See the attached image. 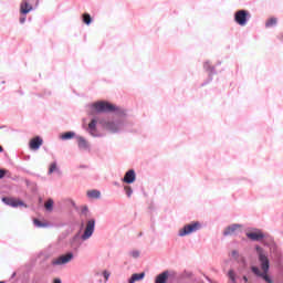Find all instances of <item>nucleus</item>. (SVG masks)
Segmentation results:
<instances>
[{
    "mask_svg": "<svg viewBox=\"0 0 283 283\" xmlns=\"http://www.w3.org/2000/svg\"><path fill=\"white\" fill-rule=\"evenodd\" d=\"M44 209L52 213L54 211V200L53 199H48L44 203Z\"/></svg>",
    "mask_w": 283,
    "mask_h": 283,
    "instance_id": "obj_18",
    "label": "nucleus"
},
{
    "mask_svg": "<svg viewBox=\"0 0 283 283\" xmlns=\"http://www.w3.org/2000/svg\"><path fill=\"white\" fill-rule=\"evenodd\" d=\"M2 202H4V205H8L9 207H23L24 206L23 201L17 200L14 198H8V197H3Z\"/></svg>",
    "mask_w": 283,
    "mask_h": 283,
    "instance_id": "obj_10",
    "label": "nucleus"
},
{
    "mask_svg": "<svg viewBox=\"0 0 283 283\" xmlns=\"http://www.w3.org/2000/svg\"><path fill=\"white\" fill-rule=\"evenodd\" d=\"M229 255L232 260H238L240 258V252H238V250H232Z\"/></svg>",
    "mask_w": 283,
    "mask_h": 283,
    "instance_id": "obj_24",
    "label": "nucleus"
},
{
    "mask_svg": "<svg viewBox=\"0 0 283 283\" xmlns=\"http://www.w3.org/2000/svg\"><path fill=\"white\" fill-rule=\"evenodd\" d=\"M124 191H126V196H127L128 198H132V195L134 193V190L132 189V187L125 186V187H124Z\"/></svg>",
    "mask_w": 283,
    "mask_h": 283,
    "instance_id": "obj_27",
    "label": "nucleus"
},
{
    "mask_svg": "<svg viewBox=\"0 0 283 283\" xmlns=\"http://www.w3.org/2000/svg\"><path fill=\"white\" fill-rule=\"evenodd\" d=\"M95 275H101V272H96V274Z\"/></svg>",
    "mask_w": 283,
    "mask_h": 283,
    "instance_id": "obj_35",
    "label": "nucleus"
},
{
    "mask_svg": "<svg viewBox=\"0 0 283 283\" xmlns=\"http://www.w3.org/2000/svg\"><path fill=\"white\" fill-rule=\"evenodd\" d=\"M92 109H94L95 112H114V109H116V106H114L113 104L108 103V102H96L94 104H92Z\"/></svg>",
    "mask_w": 283,
    "mask_h": 283,
    "instance_id": "obj_5",
    "label": "nucleus"
},
{
    "mask_svg": "<svg viewBox=\"0 0 283 283\" xmlns=\"http://www.w3.org/2000/svg\"><path fill=\"white\" fill-rule=\"evenodd\" d=\"M0 283H3V281H1Z\"/></svg>",
    "mask_w": 283,
    "mask_h": 283,
    "instance_id": "obj_37",
    "label": "nucleus"
},
{
    "mask_svg": "<svg viewBox=\"0 0 283 283\" xmlns=\"http://www.w3.org/2000/svg\"><path fill=\"white\" fill-rule=\"evenodd\" d=\"M53 283H63L61 279H54Z\"/></svg>",
    "mask_w": 283,
    "mask_h": 283,
    "instance_id": "obj_32",
    "label": "nucleus"
},
{
    "mask_svg": "<svg viewBox=\"0 0 283 283\" xmlns=\"http://www.w3.org/2000/svg\"><path fill=\"white\" fill-rule=\"evenodd\" d=\"M140 280H145V272H142L139 274L138 273L133 274L128 283L140 282Z\"/></svg>",
    "mask_w": 283,
    "mask_h": 283,
    "instance_id": "obj_16",
    "label": "nucleus"
},
{
    "mask_svg": "<svg viewBox=\"0 0 283 283\" xmlns=\"http://www.w3.org/2000/svg\"><path fill=\"white\" fill-rule=\"evenodd\" d=\"M77 145L80 149H90V144L83 137H77Z\"/></svg>",
    "mask_w": 283,
    "mask_h": 283,
    "instance_id": "obj_17",
    "label": "nucleus"
},
{
    "mask_svg": "<svg viewBox=\"0 0 283 283\" xmlns=\"http://www.w3.org/2000/svg\"><path fill=\"white\" fill-rule=\"evenodd\" d=\"M169 280V272L165 271L156 276L155 283H167Z\"/></svg>",
    "mask_w": 283,
    "mask_h": 283,
    "instance_id": "obj_15",
    "label": "nucleus"
},
{
    "mask_svg": "<svg viewBox=\"0 0 283 283\" xmlns=\"http://www.w3.org/2000/svg\"><path fill=\"white\" fill-rule=\"evenodd\" d=\"M1 151H3V147L0 146V154H1Z\"/></svg>",
    "mask_w": 283,
    "mask_h": 283,
    "instance_id": "obj_34",
    "label": "nucleus"
},
{
    "mask_svg": "<svg viewBox=\"0 0 283 283\" xmlns=\"http://www.w3.org/2000/svg\"><path fill=\"white\" fill-rule=\"evenodd\" d=\"M240 232H242V224L234 223L226 228L223 235H235Z\"/></svg>",
    "mask_w": 283,
    "mask_h": 283,
    "instance_id": "obj_9",
    "label": "nucleus"
},
{
    "mask_svg": "<svg viewBox=\"0 0 283 283\" xmlns=\"http://www.w3.org/2000/svg\"><path fill=\"white\" fill-rule=\"evenodd\" d=\"M83 23H85L86 25H90V23H92V17L88 13L83 14Z\"/></svg>",
    "mask_w": 283,
    "mask_h": 283,
    "instance_id": "obj_21",
    "label": "nucleus"
},
{
    "mask_svg": "<svg viewBox=\"0 0 283 283\" xmlns=\"http://www.w3.org/2000/svg\"><path fill=\"white\" fill-rule=\"evenodd\" d=\"M87 197L92 198L93 200H98V198H101V191L90 190V191H87Z\"/></svg>",
    "mask_w": 283,
    "mask_h": 283,
    "instance_id": "obj_19",
    "label": "nucleus"
},
{
    "mask_svg": "<svg viewBox=\"0 0 283 283\" xmlns=\"http://www.w3.org/2000/svg\"><path fill=\"white\" fill-rule=\"evenodd\" d=\"M247 235L250 240L254 241L262 240V238H264V234L260 230H256L254 232H248Z\"/></svg>",
    "mask_w": 283,
    "mask_h": 283,
    "instance_id": "obj_14",
    "label": "nucleus"
},
{
    "mask_svg": "<svg viewBox=\"0 0 283 283\" xmlns=\"http://www.w3.org/2000/svg\"><path fill=\"white\" fill-rule=\"evenodd\" d=\"M205 67H206V70H207V67H208V66H207V63L205 64Z\"/></svg>",
    "mask_w": 283,
    "mask_h": 283,
    "instance_id": "obj_36",
    "label": "nucleus"
},
{
    "mask_svg": "<svg viewBox=\"0 0 283 283\" xmlns=\"http://www.w3.org/2000/svg\"><path fill=\"white\" fill-rule=\"evenodd\" d=\"M96 227V221L94 219H91L86 223V228L84 230V233L82 234V240H90L92 235H94V229Z\"/></svg>",
    "mask_w": 283,
    "mask_h": 283,
    "instance_id": "obj_7",
    "label": "nucleus"
},
{
    "mask_svg": "<svg viewBox=\"0 0 283 283\" xmlns=\"http://www.w3.org/2000/svg\"><path fill=\"white\" fill-rule=\"evenodd\" d=\"M123 182H126V185H133V182H136V171L133 169L128 170L123 178Z\"/></svg>",
    "mask_w": 283,
    "mask_h": 283,
    "instance_id": "obj_11",
    "label": "nucleus"
},
{
    "mask_svg": "<svg viewBox=\"0 0 283 283\" xmlns=\"http://www.w3.org/2000/svg\"><path fill=\"white\" fill-rule=\"evenodd\" d=\"M3 176H6V170H0V179L3 178Z\"/></svg>",
    "mask_w": 283,
    "mask_h": 283,
    "instance_id": "obj_30",
    "label": "nucleus"
},
{
    "mask_svg": "<svg viewBox=\"0 0 283 283\" xmlns=\"http://www.w3.org/2000/svg\"><path fill=\"white\" fill-rule=\"evenodd\" d=\"M96 119H92V122L88 124V134H91V136L94 138H98V136H101V134H98L96 130Z\"/></svg>",
    "mask_w": 283,
    "mask_h": 283,
    "instance_id": "obj_12",
    "label": "nucleus"
},
{
    "mask_svg": "<svg viewBox=\"0 0 283 283\" xmlns=\"http://www.w3.org/2000/svg\"><path fill=\"white\" fill-rule=\"evenodd\" d=\"M20 23H25V17L20 18Z\"/></svg>",
    "mask_w": 283,
    "mask_h": 283,
    "instance_id": "obj_31",
    "label": "nucleus"
},
{
    "mask_svg": "<svg viewBox=\"0 0 283 283\" xmlns=\"http://www.w3.org/2000/svg\"><path fill=\"white\" fill-rule=\"evenodd\" d=\"M72 260H74V253L69 252L66 254H62L60 256L52 259L51 264L53 266H65V264H70Z\"/></svg>",
    "mask_w": 283,
    "mask_h": 283,
    "instance_id": "obj_3",
    "label": "nucleus"
},
{
    "mask_svg": "<svg viewBox=\"0 0 283 283\" xmlns=\"http://www.w3.org/2000/svg\"><path fill=\"white\" fill-rule=\"evenodd\" d=\"M74 136V133L67 132L61 136L62 140H70Z\"/></svg>",
    "mask_w": 283,
    "mask_h": 283,
    "instance_id": "obj_23",
    "label": "nucleus"
},
{
    "mask_svg": "<svg viewBox=\"0 0 283 283\" xmlns=\"http://www.w3.org/2000/svg\"><path fill=\"white\" fill-rule=\"evenodd\" d=\"M103 127L107 129V132H111V134H118V132H123L125 129V122L120 120H108L103 123Z\"/></svg>",
    "mask_w": 283,
    "mask_h": 283,
    "instance_id": "obj_2",
    "label": "nucleus"
},
{
    "mask_svg": "<svg viewBox=\"0 0 283 283\" xmlns=\"http://www.w3.org/2000/svg\"><path fill=\"white\" fill-rule=\"evenodd\" d=\"M256 255L259 258L260 268L253 265L251 268L252 273L256 275V277H261L266 283H273V279L269 275V270L271 269V261L269 260V253L264 251L261 247H256Z\"/></svg>",
    "mask_w": 283,
    "mask_h": 283,
    "instance_id": "obj_1",
    "label": "nucleus"
},
{
    "mask_svg": "<svg viewBox=\"0 0 283 283\" xmlns=\"http://www.w3.org/2000/svg\"><path fill=\"white\" fill-rule=\"evenodd\" d=\"M33 224H35V227H38L39 229L48 227V223H42L41 221H39V219H34Z\"/></svg>",
    "mask_w": 283,
    "mask_h": 283,
    "instance_id": "obj_25",
    "label": "nucleus"
},
{
    "mask_svg": "<svg viewBox=\"0 0 283 283\" xmlns=\"http://www.w3.org/2000/svg\"><path fill=\"white\" fill-rule=\"evenodd\" d=\"M130 258H134L135 260L140 258V252L138 250H134L129 253Z\"/></svg>",
    "mask_w": 283,
    "mask_h": 283,
    "instance_id": "obj_29",
    "label": "nucleus"
},
{
    "mask_svg": "<svg viewBox=\"0 0 283 283\" xmlns=\"http://www.w3.org/2000/svg\"><path fill=\"white\" fill-rule=\"evenodd\" d=\"M249 17V12L245 10H240L235 13L234 15V21L239 24V25H247V21H249L248 19Z\"/></svg>",
    "mask_w": 283,
    "mask_h": 283,
    "instance_id": "obj_8",
    "label": "nucleus"
},
{
    "mask_svg": "<svg viewBox=\"0 0 283 283\" xmlns=\"http://www.w3.org/2000/svg\"><path fill=\"white\" fill-rule=\"evenodd\" d=\"M41 145H43V139H41V137H34L30 142V149H33L34 151H36V149H39Z\"/></svg>",
    "mask_w": 283,
    "mask_h": 283,
    "instance_id": "obj_13",
    "label": "nucleus"
},
{
    "mask_svg": "<svg viewBox=\"0 0 283 283\" xmlns=\"http://www.w3.org/2000/svg\"><path fill=\"white\" fill-rule=\"evenodd\" d=\"M277 24V19L271 18L270 20L266 21L265 28H273V25Z\"/></svg>",
    "mask_w": 283,
    "mask_h": 283,
    "instance_id": "obj_20",
    "label": "nucleus"
},
{
    "mask_svg": "<svg viewBox=\"0 0 283 283\" xmlns=\"http://www.w3.org/2000/svg\"><path fill=\"white\" fill-rule=\"evenodd\" d=\"M198 229H200L199 222L190 223L181 228L178 232V235L179 238H185V235H191V233H196Z\"/></svg>",
    "mask_w": 283,
    "mask_h": 283,
    "instance_id": "obj_6",
    "label": "nucleus"
},
{
    "mask_svg": "<svg viewBox=\"0 0 283 283\" xmlns=\"http://www.w3.org/2000/svg\"><path fill=\"white\" fill-rule=\"evenodd\" d=\"M39 6V0H23L20 4L21 14H29Z\"/></svg>",
    "mask_w": 283,
    "mask_h": 283,
    "instance_id": "obj_4",
    "label": "nucleus"
},
{
    "mask_svg": "<svg viewBox=\"0 0 283 283\" xmlns=\"http://www.w3.org/2000/svg\"><path fill=\"white\" fill-rule=\"evenodd\" d=\"M102 275H103L105 282H108L109 276L112 275V273H111L109 271H107V270H104V271L102 272Z\"/></svg>",
    "mask_w": 283,
    "mask_h": 283,
    "instance_id": "obj_28",
    "label": "nucleus"
},
{
    "mask_svg": "<svg viewBox=\"0 0 283 283\" xmlns=\"http://www.w3.org/2000/svg\"><path fill=\"white\" fill-rule=\"evenodd\" d=\"M244 282H249V279L247 276H243Z\"/></svg>",
    "mask_w": 283,
    "mask_h": 283,
    "instance_id": "obj_33",
    "label": "nucleus"
},
{
    "mask_svg": "<svg viewBox=\"0 0 283 283\" xmlns=\"http://www.w3.org/2000/svg\"><path fill=\"white\" fill-rule=\"evenodd\" d=\"M228 277H229V280H231L232 283H235V282H237V279H235V271L229 270V272H228Z\"/></svg>",
    "mask_w": 283,
    "mask_h": 283,
    "instance_id": "obj_22",
    "label": "nucleus"
},
{
    "mask_svg": "<svg viewBox=\"0 0 283 283\" xmlns=\"http://www.w3.org/2000/svg\"><path fill=\"white\" fill-rule=\"evenodd\" d=\"M54 171H59V167L56 166V163H52L49 168V174H54Z\"/></svg>",
    "mask_w": 283,
    "mask_h": 283,
    "instance_id": "obj_26",
    "label": "nucleus"
}]
</instances>
